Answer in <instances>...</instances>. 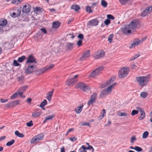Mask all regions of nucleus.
<instances>
[{
	"mask_svg": "<svg viewBox=\"0 0 152 152\" xmlns=\"http://www.w3.org/2000/svg\"><path fill=\"white\" fill-rule=\"evenodd\" d=\"M138 23V21L134 20L132 21L129 25H125L123 28H122L121 31L125 34H130L131 30H134L136 28Z\"/></svg>",
	"mask_w": 152,
	"mask_h": 152,
	"instance_id": "f257e3e1",
	"label": "nucleus"
},
{
	"mask_svg": "<svg viewBox=\"0 0 152 152\" xmlns=\"http://www.w3.org/2000/svg\"><path fill=\"white\" fill-rule=\"evenodd\" d=\"M136 80L141 87H143L149 81V76L148 75L145 76H139L136 78Z\"/></svg>",
	"mask_w": 152,
	"mask_h": 152,
	"instance_id": "f03ea898",
	"label": "nucleus"
},
{
	"mask_svg": "<svg viewBox=\"0 0 152 152\" xmlns=\"http://www.w3.org/2000/svg\"><path fill=\"white\" fill-rule=\"evenodd\" d=\"M116 84V83H113L108 87L107 88H105L100 93V97L101 98H104L106 95L110 94L113 88Z\"/></svg>",
	"mask_w": 152,
	"mask_h": 152,
	"instance_id": "7ed1b4c3",
	"label": "nucleus"
},
{
	"mask_svg": "<svg viewBox=\"0 0 152 152\" xmlns=\"http://www.w3.org/2000/svg\"><path fill=\"white\" fill-rule=\"evenodd\" d=\"M129 72V69L128 67L122 68L119 72V77L120 78L124 77L128 74Z\"/></svg>",
	"mask_w": 152,
	"mask_h": 152,
	"instance_id": "20e7f679",
	"label": "nucleus"
},
{
	"mask_svg": "<svg viewBox=\"0 0 152 152\" xmlns=\"http://www.w3.org/2000/svg\"><path fill=\"white\" fill-rule=\"evenodd\" d=\"M36 66L35 65H29L25 70V73L28 75L34 72L36 70Z\"/></svg>",
	"mask_w": 152,
	"mask_h": 152,
	"instance_id": "39448f33",
	"label": "nucleus"
},
{
	"mask_svg": "<svg viewBox=\"0 0 152 152\" xmlns=\"http://www.w3.org/2000/svg\"><path fill=\"white\" fill-rule=\"evenodd\" d=\"M105 52L102 50L98 51L93 55V57L96 59H99L104 56Z\"/></svg>",
	"mask_w": 152,
	"mask_h": 152,
	"instance_id": "423d86ee",
	"label": "nucleus"
},
{
	"mask_svg": "<svg viewBox=\"0 0 152 152\" xmlns=\"http://www.w3.org/2000/svg\"><path fill=\"white\" fill-rule=\"evenodd\" d=\"M44 137V135L42 134H38L34 137L31 140V143H34L35 142H38L42 140Z\"/></svg>",
	"mask_w": 152,
	"mask_h": 152,
	"instance_id": "0eeeda50",
	"label": "nucleus"
},
{
	"mask_svg": "<svg viewBox=\"0 0 152 152\" xmlns=\"http://www.w3.org/2000/svg\"><path fill=\"white\" fill-rule=\"evenodd\" d=\"M76 88H80L83 91H86L89 88V87L87 84L82 82L78 83L77 84Z\"/></svg>",
	"mask_w": 152,
	"mask_h": 152,
	"instance_id": "6e6552de",
	"label": "nucleus"
},
{
	"mask_svg": "<svg viewBox=\"0 0 152 152\" xmlns=\"http://www.w3.org/2000/svg\"><path fill=\"white\" fill-rule=\"evenodd\" d=\"M103 69L104 68L103 66L99 67L96 68L90 74L91 77H93L101 73Z\"/></svg>",
	"mask_w": 152,
	"mask_h": 152,
	"instance_id": "1a4fd4ad",
	"label": "nucleus"
},
{
	"mask_svg": "<svg viewBox=\"0 0 152 152\" xmlns=\"http://www.w3.org/2000/svg\"><path fill=\"white\" fill-rule=\"evenodd\" d=\"M13 12L12 13V17L16 18L19 16L21 13V10L18 7H15L12 9Z\"/></svg>",
	"mask_w": 152,
	"mask_h": 152,
	"instance_id": "9d476101",
	"label": "nucleus"
},
{
	"mask_svg": "<svg viewBox=\"0 0 152 152\" xmlns=\"http://www.w3.org/2000/svg\"><path fill=\"white\" fill-rule=\"evenodd\" d=\"M26 63H37V61L36 58L32 54L29 55L28 57L27 60L26 61Z\"/></svg>",
	"mask_w": 152,
	"mask_h": 152,
	"instance_id": "9b49d317",
	"label": "nucleus"
},
{
	"mask_svg": "<svg viewBox=\"0 0 152 152\" xmlns=\"http://www.w3.org/2000/svg\"><path fill=\"white\" fill-rule=\"evenodd\" d=\"M152 10V7H148L142 12L141 15L142 17H145Z\"/></svg>",
	"mask_w": 152,
	"mask_h": 152,
	"instance_id": "f8f14e48",
	"label": "nucleus"
},
{
	"mask_svg": "<svg viewBox=\"0 0 152 152\" xmlns=\"http://www.w3.org/2000/svg\"><path fill=\"white\" fill-rule=\"evenodd\" d=\"M90 51L89 50H87L85 51L83 54L82 57L80 58V60L82 61L86 58H88L90 56Z\"/></svg>",
	"mask_w": 152,
	"mask_h": 152,
	"instance_id": "ddd939ff",
	"label": "nucleus"
},
{
	"mask_svg": "<svg viewBox=\"0 0 152 152\" xmlns=\"http://www.w3.org/2000/svg\"><path fill=\"white\" fill-rule=\"evenodd\" d=\"M97 95L96 93H94L91 96L90 100L88 102V104H92L94 103L96 98Z\"/></svg>",
	"mask_w": 152,
	"mask_h": 152,
	"instance_id": "4468645a",
	"label": "nucleus"
},
{
	"mask_svg": "<svg viewBox=\"0 0 152 152\" xmlns=\"http://www.w3.org/2000/svg\"><path fill=\"white\" fill-rule=\"evenodd\" d=\"M31 9L30 5L29 4H27L23 6L22 11L23 12L27 13L30 11Z\"/></svg>",
	"mask_w": 152,
	"mask_h": 152,
	"instance_id": "2eb2a0df",
	"label": "nucleus"
},
{
	"mask_svg": "<svg viewBox=\"0 0 152 152\" xmlns=\"http://www.w3.org/2000/svg\"><path fill=\"white\" fill-rule=\"evenodd\" d=\"M140 42V41L139 39H135L132 42L130 47V48H131L138 45H139Z\"/></svg>",
	"mask_w": 152,
	"mask_h": 152,
	"instance_id": "dca6fc26",
	"label": "nucleus"
},
{
	"mask_svg": "<svg viewBox=\"0 0 152 152\" xmlns=\"http://www.w3.org/2000/svg\"><path fill=\"white\" fill-rule=\"evenodd\" d=\"M88 25L93 26H96L98 25L99 21L96 19H94L89 21Z\"/></svg>",
	"mask_w": 152,
	"mask_h": 152,
	"instance_id": "f3484780",
	"label": "nucleus"
},
{
	"mask_svg": "<svg viewBox=\"0 0 152 152\" xmlns=\"http://www.w3.org/2000/svg\"><path fill=\"white\" fill-rule=\"evenodd\" d=\"M138 109L140 113V115L139 116L138 119L140 120H142L145 117V113L142 108H139Z\"/></svg>",
	"mask_w": 152,
	"mask_h": 152,
	"instance_id": "a211bd4d",
	"label": "nucleus"
},
{
	"mask_svg": "<svg viewBox=\"0 0 152 152\" xmlns=\"http://www.w3.org/2000/svg\"><path fill=\"white\" fill-rule=\"evenodd\" d=\"M77 80L74 78H72L71 79H68L67 80L66 82L67 85L70 86L71 85H73L76 82Z\"/></svg>",
	"mask_w": 152,
	"mask_h": 152,
	"instance_id": "6ab92c4d",
	"label": "nucleus"
},
{
	"mask_svg": "<svg viewBox=\"0 0 152 152\" xmlns=\"http://www.w3.org/2000/svg\"><path fill=\"white\" fill-rule=\"evenodd\" d=\"M54 90V89H53L52 91L48 92L46 94V98L49 101H50L51 99Z\"/></svg>",
	"mask_w": 152,
	"mask_h": 152,
	"instance_id": "aec40b11",
	"label": "nucleus"
},
{
	"mask_svg": "<svg viewBox=\"0 0 152 152\" xmlns=\"http://www.w3.org/2000/svg\"><path fill=\"white\" fill-rule=\"evenodd\" d=\"M74 44L73 43L68 42L66 44V49L67 50H71L73 48V46Z\"/></svg>",
	"mask_w": 152,
	"mask_h": 152,
	"instance_id": "412c9836",
	"label": "nucleus"
},
{
	"mask_svg": "<svg viewBox=\"0 0 152 152\" xmlns=\"http://www.w3.org/2000/svg\"><path fill=\"white\" fill-rule=\"evenodd\" d=\"M55 116V115L54 114H53L51 115H50L47 116L44 121L43 122V123H45L47 121L51 120Z\"/></svg>",
	"mask_w": 152,
	"mask_h": 152,
	"instance_id": "4be33fe9",
	"label": "nucleus"
},
{
	"mask_svg": "<svg viewBox=\"0 0 152 152\" xmlns=\"http://www.w3.org/2000/svg\"><path fill=\"white\" fill-rule=\"evenodd\" d=\"M7 23V20L4 19H0V26L2 27L5 26Z\"/></svg>",
	"mask_w": 152,
	"mask_h": 152,
	"instance_id": "5701e85b",
	"label": "nucleus"
},
{
	"mask_svg": "<svg viewBox=\"0 0 152 152\" xmlns=\"http://www.w3.org/2000/svg\"><path fill=\"white\" fill-rule=\"evenodd\" d=\"M71 8L77 12L80 9V7L78 5L74 4L71 6Z\"/></svg>",
	"mask_w": 152,
	"mask_h": 152,
	"instance_id": "b1692460",
	"label": "nucleus"
},
{
	"mask_svg": "<svg viewBox=\"0 0 152 152\" xmlns=\"http://www.w3.org/2000/svg\"><path fill=\"white\" fill-rule=\"evenodd\" d=\"M60 26V23L58 21L54 22L52 23V28H58Z\"/></svg>",
	"mask_w": 152,
	"mask_h": 152,
	"instance_id": "393cba45",
	"label": "nucleus"
},
{
	"mask_svg": "<svg viewBox=\"0 0 152 152\" xmlns=\"http://www.w3.org/2000/svg\"><path fill=\"white\" fill-rule=\"evenodd\" d=\"M83 105H82L81 106H78L75 109V111L77 113H79L81 112L83 107Z\"/></svg>",
	"mask_w": 152,
	"mask_h": 152,
	"instance_id": "a878e982",
	"label": "nucleus"
},
{
	"mask_svg": "<svg viewBox=\"0 0 152 152\" xmlns=\"http://www.w3.org/2000/svg\"><path fill=\"white\" fill-rule=\"evenodd\" d=\"M42 112L40 111L39 112H34L32 114V116L34 118H36L39 116L41 114Z\"/></svg>",
	"mask_w": 152,
	"mask_h": 152,
	"instance_id": "bb28decb",
	"label": "nucleus"
},
{
	"mask_svg": "<svg viewBox=\"0 0 152 152\" xmlns=\"http://www.w3.org/2000/svg\"><path fill=\"white\" fill-rule=\"evenodd\" d=\"M118 115L119 116H126L128 115V114L125 112H122L118 111L117 113Z\"/></svg>",
	"mask_w": 152,
	"mask_h": 152,
	"instance_id": "cd10ccee",
	"label": "nucleus"
},
{
	"mask_svg": "<svg viewBox=\"0 0 152 152\" xmlns=\"http://www.w3.org/2000/svg\"><path fill=\"white\" fill-rule=\"evenodd\" d=\"M140 56V53H138L137 54H136L134 55V56H133L132 57L130 58L129 59V61H130L133 60H135L138 57Z\"/></svg>",
	"mask_w": 152,
	"mask_h": 152,
	"instance_id": "c85d7f7f",
	"label": "nucleus"
},
{
	"mask_svg": "<svg viewBox=\"0 0 152 152\" xmlns=\"http://www.w3.org/2000/svg\"><path fill=\"white\" fill-rule=\"evenodd\" d=\"M28 88V86L25 85L20 88L18 89V91H20L23 92H24Z\"/></svg>",
	"mask_w": 152,
	"mask_h": 152,
	"instance_id": "c756f323",
	"label": "nucleus"
},
{
	"mask_svg": "<svg viewBox=\"0 0 152 152\" xmlns=\"http://www.w3.org/2000/svg\"><path fill=\"white\" fill-rule=\"evenodd\" d=\"M26 58V56H22L18 58V62L21 63Z\"/></svg>",
	"mask_w": 152,
	"mask_h": 152,
	"instance_id": "7c9ffc66",
	"label": "nucleus"
},
{
	"mask_svg": "<svg viewBox=\"0 0 152 152\" xmlns=\"http://www.w3.org/2000/svg\"><path fill=\"white\" fill-rule=\"evenodd\" d=\"M15 134L16 135L20 137H24L23 134L20 133L18 131H16L15 132Z\"/></svg>",
	"mask_w": 152,
	"mask_h": 152,
	"instance_id": "2f4dec72",
	"label": "nucleus"
},
{
	"mask_svg": "<svg viewBox=\"0 0 152 152\" xmlns=\"http://www.w3.org/2000/svg\"><path fill=\"white\" fill-rule=\"evenodd\" d=\"M86 147H85L84 145H82L81 148H80L79 150V152H87L86 151Z\"/></svg>",
	"mask_w": 152,
	"mask_h": 152,
	"instance_id": "473e14b6",
	"label": "nucleus"
},
{
	"mask_svg": "<svg viewBox=\"0 0 152 152\" xmlns=\"http://www.w3.org/2000/svg\"><path fill=\"white\" fill-rule=\"evenodd\" d=\"M23 0H12V4H18L21 2Z\"/></svg>",
	"mask_w": 152,
	"mask_h": 152,
	"instance_id": "72a5a7b5",
	"label": "nucleus"
},
{
	"mask_svg": "<svg viewBox=\"0 0 152 152\" xmlns=\"http://www.w3.org/2000/svg\"><path fill=\"white\" fill-rule=\"evenodd\" d=\"M15 142L14 140H12L11 141L7 142L6 143V145L8 146H10L13 144Z\"/></svg>",
	"mask_w": 152,
	"mask_h": 152,
	"instance_id": "f704fd0d",
	"label": "nucleus"
},
{
	"mask_svg": "<svg viewBox=\"0 0 152 152\" xmlns=\"http://www.w3.org/2000/svg\"><path fill=\"white\" fill-rule=\"evenodd\" d=\"M148 131H145L142 134V138L143 139L146 138L148 136Z\"/></svg>",
	"mask_w": 152,
	"mask_h": 152,
	"instance_id": "c9c22d12",
	"label": "nucleus"
},
{
	"mask_svg": "<svg viewBox=\"0 0 152 152\" xmlns=\"http://www.w3.org/2000/svg\"><path fill=\"white\" fill-rule=\"evenodd\" d=\"M101 5L104 7H106L107 3L104 0H102L101 2Z\"/></svg>",
	"mask_w": 152,
	"mask_h": 152,
	"instance_id": "e433bc0d",
	"label": "nucleus"
},
{
	"mask_svg": "<svg viewBox=\"0 0 152 152\" xmlns=\"http://www.w3.org/2000/svg\"><path fill=\"white\" fill-rule=\"evenodd\" d=\"M114 36L113 34H110L108 37V41L110 43H111L112 41V38Z\"/></svg>",
	"mask_w": 152,
	"mask_h": 152,
	"instance_id": "4c0bfd02",
	"label": "nucleus"
},
{
	"mask_svg": "<svg viewBox=\"0 0 152 152\" xmlns=\"http://www.w3.org/2000/svg\"><path fill=\"white\" fill-rule=\"evenodd\" d=\"M148 95L147 93L145 92H143L141 93L140 94V96L142 98H145Z\"/></svg>",
	"mask_w": 152,
	"mask_h": 152,
	"instance_id": "58836bf2",
	"label": "nucleus"
},
{
	"mask_svg": "<svg viewBox=\"0 0 152 152\" xmlns=\"http://www.w3.org/2000/svg\"><path fill=\"white\" fill-rule=\"evenodd\" d=\"M54 67V65L53 64H51L49 66H46L45 67L46 70L48 69H50Z\"/></svg>",
	"mask_w": 152,
	"mask_h": 152,
	"instance_id": "ea45409f",
	"label": "nucleus"
},
{
	"mask_svg": "<svg viewBox=\"0 0 152 152\" xmlns=\"http://www.w3.org/2000/svg\"><path fill=\"white\" fill-rule=\"evenodd\" d=\"M108 84H106L105 83H103L102 84H100L99 87L101 88H103L105 87Z\"/></svg>",
	"mask_w": 152,
	"mask_h": 152,
	"instance_id": "a19ab883",
	"label": "nucleus"
},
{
	"mask_svg": "<svg viewBox=\"0 0 152 152\" xmlns=\"http://www.w3.org/2000/svg\"><path fill=\"white\" fill-rule=\"evenodd\" d=\"M18 96L17 92H16L12 94L10 97L11 99H13L16 98Z\"/></svg>",
	"mask_w": 152,
	"mask_h": 152,
	"instance_id": "79ce46f5",
	"label": "nucleus"
},
{
	"mask_svg": "<svg viewBox=\"0 0 152 152\" xmlns=\"http://www.w3.org/2000/svg\"><path fill=\"white\" fill-rule=\"evenodd\" d=\"M38 70L39 71V72H40V74L44 73L46 71L45 67H44L40 69H38Z\"/></svg>",
	"mask_w": 152,
	"mask_h": 152,
	"instance_id": "37998d69",
	"label": "nucleus"
},
{
	"mask_svg": "<svg viewBox=\"0 0 152 152\" xmlns=\"http://www.w3.org/2000/svg\"><path fill=\"white\" fill-rule=\"evenodd\" d=\"M86 10L87 12L89 13H91L92 12V10H91L90 7L88 6L86 7Z\"/></svg>",
	"mask_w": 152,
	"mask_h": 152,
	"instance_id": "c03bdc74",
	"label": "nucleus"
},
{
	"mask_svg": "<svg viewBox=\"0 0 152 152\" xmlns=\"http://www.w3.org/2000/svg\"><path fill=\"white\" fill-rule=\"evenodd\" d=\"M134 150L137 152H141L142 150V149L141 148L137 146L135 147Z\"/></svg>",
	"mask_w": 152,
	"mask_h": 152,
	"instance_id": "a18cd8bd",
	"label": "nucleus"
},
{
	"mask_svg": "<svg viewBox=\"0 0 152 152\" xmlns=\"http://www.w3.org/2000/svg\"><path fill=\"white\" fill-rule=\"evenodd\" d=\"M136 140V138L135 136H133L131 138L130 142L132 143H133Z\"/></svg>",
	"mask_w": 152,
	"mask_h": 152,
	"instance_id": "49530a36",
	"label": "nucleus"
},
{
	"mask_svg": "<svg viewBox=\"0 0 152 152\" xmlns=\"http://www.w3.org/2000/svg\"><path fill=\"white\" fill-rule=\"evenodd\" d=\"M17 92V93H18V95L22 97V98H25V96H24V95H23V92L20 91H18H18Z\"/></svg>",
	"mask_w": 152,
	"mask_h": 152,
	"instance_id": "de8ad7c7",
	"label": "nucleus"
},
{
	"mask_svg": "<svg viewBox=\"0 0 152 152\" xmlns=\"http://www.w3.org/2000/svg\"><path fill=\"white\" fill-rule=\"evenodd\" d=\"M138 113V110H133L132 113H131V115L132 116H134L135 115L137 114Z\"/></svg>",
	"mask_w": 152,
	"mask_h": 152,
	"instance_id": "09e8293b",
	"label": "nucleus"
},
{
	"mask_svg": "<svg viewBox=\"0 0 152 152\" xmlns=\"http://www.w3.org/2000/svg\"><path fill=\"white\" fill-rule=\"evenodd\" d=\"M26 125L28 127H31L33 125V123L32 121H30L28 122H27L26 123Z\"/></svg>",
	"mask_w": 152,
	"mask_h": 152,
	"instance_id": "8fccbe9b",
	"label": "nucleus"
},
{
	"mask_svg": "<svg viewBox=\"0 0 152 152\" xmlns=\"http://www.w3.org/2000/svg\"><path fill=\"white\" fill-rule=\"evenodd\" d=\"M20 103L19 101L18 100L15 101H12L10 102V104H18Z\"/></svg>",
	"mask_w": 152,
	"mask_h": 152,
	"instance_id": "3c124183",
	"label": "nucleus"
},
{
	"mask_svg": "<svg viewBox=\"0 0 152 152\" xmlns=\"http://www.w3.org/2000/svg\"><path fill=\"white\" fill-rule=\"evenodd\" d=\"M115 79V78L114 77L111 78L110 80L106 82V84H109L111 83Z\"/></svg>",
	"mask_w": 152,
	"mask_h": 152,
	"instance_id": "603ef678",
	"label": "nucleus"
},
{
	"mask_svg": "<svg viewBox=\"0 0 152 152\" xmlns=\"http://www.w3.org/2000/svg\"><path fill=\"white\" fill-rule=\"evenodd\" d=\"M110 23V20L109 19H106L104 21V23L105 25L107 26Z\"/></svg>",
	"mask_w": 152,
	"mask_h": 152,
	"instance_id": "864d4df0",
	"label": "nucleus"
},
{
	"mask_svg": "<svg viewBox=\"0 0 152 152\" xmlns=\"http://www.w3.org/2000/svg\"><path fill=\"white\" fill-rule=\"evenodd\" d=\"M107 17L108 18V19L109 20L110 19L113 20L114 19V17H113V16L110 14L107 15Z\"/></svg>",
	"mask_w": 152,
	"mask_h": 152,
	"instance_id": "5fc2aeb1",
	"label": "nucleus"
},
{
	"mask_svg": "<svg viewBox=\"0 0 152 152\" xmlns=\"http://www.w3.org/2000/svg\"><path fill=\"white\" fill-rule=\"evenodd\" d=\"M77 37L78 38L82 40L83 39L84 36L83 34H80L78 35Z\"/></svg>",
	"mask_w": 152,
	"mask_h": 152,
	"instance_id": "6e6d98bb",
	"label": "nucleus"
},
{
	"mask_svg": "<svg viewBox=\"0 0 152 152\" xmlns=\"http://www.w3.org/2000/svg\"><path fill=\"white\" fill-rule=\"evenodd\" d=\"M82 41L81 39H79L77 43V45L78 47L81 46L82 45Z\"/></svg>",
	"mask_w": 152,
	"mask_h": 152,
	"instance_id": "4d7b16f0",
	"label": "nucleus"
},
{
	"mask_svg": "<svg viewBox=\"0 0 152 152\" xmlns=\"http://www.w3.org/2000/svg\"><path fill=\"white\" fill-rule=\"evenodd\" d=\"M81 125L82 126H90V125L88 123H86V122H83L81 123Z\"/></svg>",
	"mask_w": 152,
	"mask_h": 152,
	"instance_id": "13d9d810",
	"label": "nucleus"
},
{
	"mask_svg": "<svg viewBox=\"0 0 152 152\" xmlns=\"http://www.w3.org/2000/svg\"><path fill=\"white\" fill-rule=\"evenodd\" d=\"M13 65L15 66H18L19 65V64L18 62V61L16 60H14L13 62Z\"/></svg>",
	"mask_w": 152,
	"mask_h": 152,
	"instance_id": "bf43d9fd",
	"label": "nucleus"
},
{
	"mask_svg": "<svg viewBox=\"0 0 152 152\" xmlns=\"http://www.w3.org/2000/svg\"><path fill=\"white\" fill-rule=\"evenodd\" d=\"M120 2L123 5L125 4L126 2H127L128 0H119Z\"/></svg>",
	"mask_w": 152,
	"mask_h": 152,
	"instance_id": "052dcab7",
	"label": "nucleus"
},
{
	"mask_svg": "<svg viewBox=\"0 0 152 152\" xmlns=\"http://www.w3.org/2000/svg\"><path fill=\"white\" fill-rule=\"evenodd\" d=\"M77 139L76 137H70L69 138V140L72 142L75 141Z\"/></svg>",
	"mask_w": 152,
	"mask_h": 152,
	"instance_id": "680f3d73",
	"label": "nucleus"
},
{
	"mask_svg": "<svg viewBox=\"0 0 152 152\" xmlns=\"http://www.w3.org/2000/svg\"><path fill=\"white\" fill-rule=\"evenodd\" d=\"M0 101L1 103H4L8 101L7 99H0Z\"/></svg>",
	"mask_w": 152,
	"mask_h": 152,
	"instance_id": "e2e57ef3",
	"label": "nucleus"
},
{
	"mask_svg": "<svg viewBox=\"0 0 152 152\" xmlns=\"http://www.w3.org/2000/svg\"><path fill=\"white\" fill-rule=\"evenodd\" d=\"M17 79L18 81L22 80L23 79V77L22 75L17 77Z\"/></svg>",
	"mask_w": 152,
	"mask_h": 152,
	"instance_id": "0e129e2a",
	"label": "nucleus"
},
{
	"mask_svg": "<svg viewBox=\"0 0 152 152\" xmlns=\"http://www.w3.org/2000/svg\"><path fill=\"white\" fill-rule=\"evenodd\" d=\"M47 102L46 99H44L40 104H47Z\"/></svg>",
	"mask_w": 152,
	"mask_h": 152,
	"instance_id": "69168bd1",
	"label": "nucleus"
},
{
	"mask_svg": "<svg viewBox=\"0 0 152 152\" xmlns=\"http://www.w3.org/2000/svg\"><path fill=\"white\" fill-rule=\"evenodd\" d=\"M40 30L42 32L44 33V34H46L47 33V31L45 28H42L40 29Z\"/></svg>",
	"mask_w": 152,
	"mask_h": 152,
	"instance_id": "338daca9",
	"label": "nucleus"
},
{
	"mask_svg": "<svg viewBox=\"0 0 152 152\" xmlns=\"http://www.w3.org/2000/svg\"><path fill=\"white\" fill-rule=\"evenodd\" d=\"M111 121L110 120H109L107 122V124H106L104 126H109L111 124Z\"/></svg>",
	"mask_w": 152,
	"mask_h": 152,
	"instance_id": "774afa93",
	"label": "nucleus"
}]
</instances>
